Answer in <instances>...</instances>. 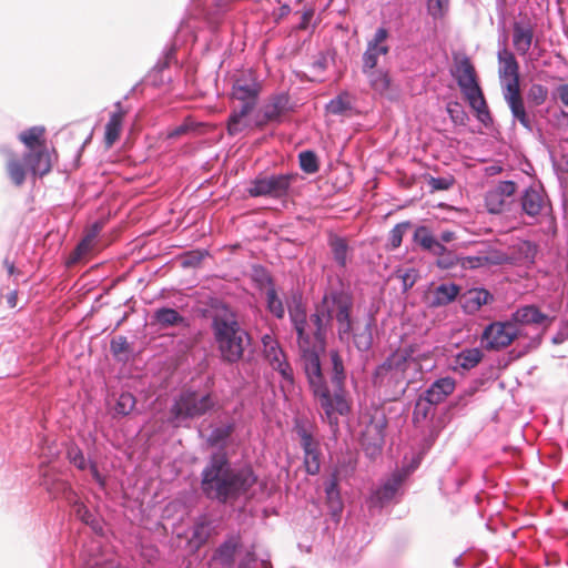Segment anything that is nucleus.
Here are the masks:
<instances>
[{
    "label": "nucleus",
    "mask_w": 568,
    "mask_h": 568,
    "mask_svg": "<svg viewBox=\"0 0 568 568\" xmlns=\"http://www.w3.org/2000/svg\"><path fill=\"white\" fill-rule=\"evenodd\" d=\"M410 227L409 222L396 224L389 232V243L393 248L400 246L405 232Z\"/></svg>",
    "instance_id": "de8ad7c7"
},
{
    "label": "nucleus",
    "mask_w": 568,
    "mask_h": 568,
    "mask_svg": "<svg viewBox=\"0 0 568 568\" xmlns=\"http://www.w3.org/2000/svg\"><path fill=\"white\" fill-rule=\"evenodd\" d=\"M396 277L402 281L403 290L407 291L414 286L418 278V272L410 267L396 271Z\"/></svg>",
    "instance_id": "49530a36"
},
{
    "label": "nucleus",
    "mask_w": 568,
    "mask_h": 568,
    "mask_svg": "<svg viewBox=\"0 0 568 568\" xmlns=\"http://www.w3.org/2000/svg\"><path fill=\"white\" fill-rule=\"evenodd\" d=\"M253 110L247 106H241L240 109H234L227 120L226 130L227 133L232 136L241 133L243 130L248 128L250 123L247 121V115Z\"/></svg>",
    "instance_id": "7c9ffc66"
},
{
    "label": "nucleus",
    "mask_w": 568,
    "mask_h": 568,
    "mask_svg": "<svg viewBox=\"0 0 568 568\" xmlns=\"http://www.w3.org/2000/svg\"><path fill=\"white\" fill-rule=\"evenodd\" d=\"M297 174L258 175L251 181L247 193L252 197L268 196L281 199L288 194Z\"/></svg>",
    "instance_id": "1a4fd4ad"
},
{
    "label": "nucleus",
    "mask_w": 568,
    "mask_h": 568,
    "mask_svg": "<svg viewBox=\"0 0 568 568\" xmlns=\"http://www.w3.org/2000/svg\"><path fill=\"white\" fill-rule=\"evenodd\" d=\"M308 322H295L298 347L302 353V361L305 374L312 392L317 399L321 409L329 425H337L338 416L349 412V405L345 397L344 382L345 371L343 359L337 351L329 352L332 364L331 386H328L322 374L321 361L314 351L315 344H321L320 333L306 332Z\"/></svg>",
    "instance_id": "f257e3e1"
},
{
    "label": "nucleus",
    "mask_w": 568,
    "mask_h": 568,
    "mask_svg": "<svg viewBox=\"0 0 568 568\" xmlns=\"http://www.w3.org/2000/svg\"><path fill=\"white\" fill-rule=\"evenodd\" d=\"M73 510L75 516L84 524L89 525L93 523V515L83 503L75 501L73 504Z\"/></svg>",
    "instance_id": "4d7b16f0"
},
{
    "label": "nucleus",
    "mask_w": 568,
    "mask_h": 568,
    "mask_svg": "<svg viewBox=\"0 0 568 568\" xmlns=\"http://www.w3.org/2000/svg\"><path fill=\"white\" fill-rule=\"evenodd\" d=\"M503 98L508 105L513 119L517 121L523 128L531 131L532 129V116L526 109V103L518 87H503Z\"/></svg>",
    "instance_id": "f3484780"
},
{
    "label": "nucleus",
    "mask_w": 568,
    "mask_h": 568,
    "mask_svg": "<svg viewBox=\"0 0 568 568\" xmlns=\"http://www.w3.org/2000/svg\"><path fill=\"white\" fill-rule=\"evenodd\" d=\"M111 352L114 356L120 357L130 352V345L125 337L118 336L111 341Z\"/></svg>",
    "instance_id": "6e6d98bb"
},
{
    "label": "nucleus",
    "mask_w": 568,
    "mask_h": 568,
    "mask_svg": "<svg viewBox=\"0 0 568 568\" xmlns=\"http://www.w3.org/2000/svg\"><path fill=\"white\" fill-rule=\"evenodd\" d=\"M362 72L367 78L371 89L379 95L388 99H394L397 95L398 90L387 70L372 69Z\"/></svg>",
    "instance_id": "5701e85b"
},
{
    "label": "nucleus",
    "mask_w": 568,
    "mask_h": 568,
    "mask_svg": "<svg viewBox=\"0 0 568 568\" xmlns=\"http://www.w3.org/2000/svg\"><path fill=\"white\" fill-rule=\"evenodd\" d=\"M6 171L16 186H21L26 182L28 172H31L24 161V155L20 159L12 152H8Z\"/></svg>",
    "instance_id": "bb28decb"
},
{
    "label": "nucleus",
    "mask_w": 568,
    "mask_h": 568,
    "mask_svg": "<svg viewBox=\"0 0 568 568\" xmlns=\"http://www.w3.org/2000/svg\"><path fill=\"white\" fill-rule=\"evenodd\" d=\"M114 106L115 110L110 114L104 130V144L106 148H111L119 140L126 115V111L123 109L121 102H116Z\"/></svg>",
    "instance_id": "393cba45"
},
{
    "label": "nucleus",
    "mask_w": 568,
    "mask_h": 568,
    "mask_svg": "<svg viewBox=\"0 0 568 568\" xmlns=\"http://www.w3.org/2000/svg\"><path fill=\"white\" fill-rule=\"evenodd\" d=\"M101 227L99 224H94L83 237L84 240H89L90 243L94 244V241L100 232Z\"/></svg>",
    "instance_id": "69168bd1"
},
{
    "label": "nucleus",
    "mask_w": 568,
    "mask_h": 568,
    "mask_svg": "<svg viewBox=\"0 0 568 568\" xmlns=\"http://www.w3.org/2000/svg\"><path fill=\"white\" fill-rule=\"evenodd\" d=\"M135 403V397L131 393H122L116 400L114 409L116 414L125 416L133 410Z\"/></svg>",
    "instance_id": "37998d69"
},
{
    "label": "nucleus",
    "mask_w": 568,
    "mask_h": 568,
    "mask_svg": "<svg viewBox=\"0 0 568 568\" xmlns=\"http://www.w3.org/2000/svg\"><path fill=\"white\" fill-rule=\"evenodd\" d=\"M352 298L346 293L325 295L317 308L316 320H349Z\"/></svg>",
    "instance_id": "4468645a"
},
{
    "label": "nucleus",
    "mask_w": 568,
    "mask_h": 568,
    "mask_svg": "<svg viewBox=\"0 0 568 568\" xmlns=\"http://www.w3.org/2000/svg\"><path fill=\"white\" fill-rule=\"evenodd\" d=\"M93 552L85 561L87 568H122L118 559L112 554H102L99 547L91 549Z\"/></svg>",
    "instance_id": "2f4dec72"
},
{
    "label": "nucleus",
    "mask_w": 568,
    "mask_h": 568,
    "mask_svg": "<svg viewBox=\"0 0 568 568\" xmlns=\"http://www.w3.org/2000/svg\"><path fill=\"white\" fill-rule=\"evenodd\" d=\"M552 99L568 109V83L558 84L552 91Z\"/></svg>",
    "instance_id": "bf43d9fd"
},
{
    "label": "nucleus",
    "mask_w": 568,
    "mask_h": 568,
    "mask_svg": "<svg viewBox=\"0 0 568 568\" xmlns=\"http://www.w3.org/2000/svg\"><path fill=\"white\" fill-rule=\"evenodd\" d=\"M314 16V11L313 10H306L303 12L302 14V19H301V22L298 24V29L301 30H305L307 29L312 18Z\"/></svg>",
    "instance_id": "0e129e2a"
},
{
    "label": "nucleus",
    "mask_w": 568,
    "mask_h": 568,
    "mask_svg": "<svg viewBox=\"0 0 568 568\" xmlns=\"http://www.w3.org/2000/svg\"><path fill=\"white\" fill-rule=\"evenodd\" d=\"M216 342L223 358L239 361L250 343L248 334L239 326V322H214Z\"/></svg>",
    "instance_id": "423d86ee"
},
{
    "label": "nucleus",
    "mask_w": 568,
    "mask_h": 568,
    "mask_svg": "<svg viewBox=\"0 0 568 568\" xmlns=\"http://www.w3.org/2000/svg\"><path fill=\"white\" fill-rule=\"evenodd\" d=\"M517 336L516 322H490L481 334L480 345L486 351H500L509 346Z\"/></svg>",
    "instance_id": "9d476101"
},
{
    "label": "nucleus",
    "mask_w": 568,
    "mask_h": 568,
    "mask_svg": "<svg viewBox=\"0 0 568 568\" xmlns=\"http://www.w3.org/2000/svg\"><path fill=\"white\" fill-rule=\"evenodd\" d=\"M386 427L387 417L382 410L363 417L361 443L368 456L375 457L382 453Z\"/></svg>",
    "instance_id": "6e6552de"
},
{
    "label": "nucleus",
    "mask_w": 568,
    "mask_h": 568,
    "mask_svg": "<svg viewBox=\"0 0 568 568\" xmlns=\"http://www.w3.org/2000/svg\"><path fill=\"white\" fill-rule=\"evenodd\" d=\"M484 354L480 348H466L456 356V364L463 369H471L476 367L483 359Z\"/></svg>",
    "instance_id": "c9c22d12"
},
{
    "label": "nucleus",
    "mask_w": 568,
    "mask_h": 568,
    "mask_svg": "<svg viewBox=\"0 0 568 568\" xmlns=\"http://www.w3.org/2000/svg\"><path fill=\"white\" fill-rule=\"evenodd\" d=\"M537 24L527 16H520L511 24V43L519 57H527L535 44L538 45L539 39L536 37Z\"/></svg>",
    "instance_id": "9b49d317"
},
{
    "label": "nucleus",
    "mask_w": 568,
    "mask_h": 568,
    "mask_svg": "<svg viewBox=\"0 0 568 568\" xmlns=\"http://www.w3.org/2000/svg\"><path fill=\"white\" fill-rule=\"evenodd\" d=\"M497 60L501 88L520 85L519 63L515 53L508 48H504L498 51Z\"/></svg>",
    "instance_id": "6ab92c4d"
},
{
    "label": "nucleus",
    "mask_w": 568,
    "mask_h": 568,
    "mask_svg": "<svg viewBox=\"0 0 568 568\" xmlns=\"http://www.w3.org/2000/svg\"><path fill=\"white\" fill-rule=\"evenodd\" d=\"M493 298L491 294L485 288L469 290L462 296L463 307L466 313H474Z\"/></svg>",
    "instance_id": "c85d7f7f"
},
{
    "label": "nucleus",
    "mask_w": 568,
    "mask_h": 568,
    "mask_svg": "<svg viewBox=\"0 0 568 568\" xmlns=\"http://www.w3.org/2000/svg\"><path fill=\"white\" fill-rule=\"evenodd\" d=\"M459 286L454 283H443L433 292V305H446L459 294Z\"/></svg>",
    "instance_id": "473e14b6"
},
{
    "label": "nucleus",
    "mask_w": 568,
    "mask_h": 568,
    "mask_svg": "<svg viewBox=\"0 0 568 568\" xmlns=\"http://www.w3.org/2000/svg\"><path fill=\"white\" fill-rule=\"evenodd\" d=\"M288 110V97L277 94L272 97L262 109V114L255 120V128L262 129L271 122H278Z\"/></svg>",
    "instance_id": "412c9836"
},
{
    "label": "nucleus",
    "mask_w": 568,
    "mask_h": 568,
    "mask_svg": "<svg viewBox=\"0 0 568 568\" xmlns=\"http://www.w3.org/2000/svg\"><path fill=\"white\" fill-rule=\"evenodd\" d=\"M449 0H428V10L433 17L440 16Z\"/></svg>",
    "instance_id": "680f3d73"
},
{
    "label": "nucleus",
    "mask_w": 568,
    "mask_h": 568,
    "mask_svg": "<svg viewBox=\"0 0 568 568\" xmlns=\"http://www.w3.org/2000/svg\"><path fill=\"white\" fill-rule=\"evenodd\" d=\"M326 493V501L332 510V514L334 516H337L341 514L343 509V504L338 490V479L337 476L334 474L329 481L327 483L325 487Z\"/></svg>",
    "instance_id": "72a5a7b5"
},
{
    "label": "nucleus",
    "mask_w": 568,
    "mask_h": 568,
    "mask_svg": "<svg viewBox=\"0 0 568 568\" xmlns=\"http://www.w3.org/2000/svg\"><path fill=\"white\" fill-rule=\"evenodd\" d=\"M455 389V381L450 377H445L436 381L433 385L425 392V398L429 403H442L448 395H450Z\"/></svg>",
    "instance_id": "cd10ccee"
},
{
    "label": "nucleus",
    "mask_w": 568,
    "mask_h": 568,
    "mask_svg": "<svg viewBox=\"0 0 568 568\" xmlns=\"http://www.w3.org/2000/svg\"><path fill=\"white\" fill-rule=\"evenodd\" d=\"M434 405H437L436 403H429L426 398H425V393L419 397V399L417 400L416 405H415V409H414V418L417 419L419 417L422 418H426L432 406Z\"/></svg>",
    "instance_id": "5fc2aeb1"
},
{
    "label": "nucleus",
    "mask_w": 568,
    "mask_h": 568,
    "mask_svg": "<svg viewBox=\"0 0 568 568\" xmlns=\"http://www.w3.org/2000/svg\"><path fill=\"white\" fill-rule=\"evenodd\" d=\"M551 125L558 131L561 139H568V112L558 110L551 115Z\"/></svg>",
    "instance_id": "58836bf2"
},
{
    "label": "nucleus",
    "mask_w": 568,
    "mask_h": 568,
    "mask_svg": "<svg viewBox=\"0 0 568 568\" xmlns=\"http://www.w3.org/2000/svg\"><path fill=\"white\" fill-rule=\"evenodd\" d=\"M520 204L523 212L530 217L541 215L549 207L548 197L539 186L526 189L520 196Z\"/></svg>",
    "instance_id": "aec40b11"
},
{
    "label": "nucleus",
    "mask_w": 568,
    "mask_h": 568,
    "mask_svg": "<svg viewBox=\"0 0 568 568\" xmlns=\"http://www.w3.org/2000/svg\"><path fill=\"white\" fill-rule=\"evenodd\" d=\"M200 261H201V256L197 253H191L183 261V265L184 266L194 265L195 263H199Z\"/></svg>",
    "instance_id": "338daca9"
},
{
    "label": "nucleus",
    "mask_w": 568,
    "mask_h": 568,
    "mask_svg": "<svg viewBox=\"0 0 568 568\" xmlns=\"http://www.w3.org/2000/svg\"><path fill=\"white\" fill-rule=\"evenodd\" d=\"M300 168L307 174H314L320 170L318 158L313 151H303L298 154Z\"/></svg>",
    "instance_id": "4c0bfd02"
},
{
    "label": "nucleus",
    "mask_w": 568,
    "mask_h": 568,
    "mask_svg": "<svg viewBox=\"0 0 568 568\" xmlns=\"http://www.w3.org/2000/svg\"><path fill=\"white\" fill-rule=\"evenodd\" d=\"M256 480L250 467L232 469L226 454L219 452L203 469L201 487L206 497L226 504L247 493Z\"/></svg>",
    "instance_id": "7ed1b4c3"
},
{
    "label": "nucleus",
    "mask_w": 568,
    "mask_h": 568,
    "mask_svg": "<svg viewBox=\"0 0 568 568\" xmlns=\"http://www.w3.org/2000/svg\"><path fill=\"white\" fill-rule=\"evenodd\" d=\"M328 245L331 247V252L333 254L334 261L341 267H346L348 262V255L351 253V248L346 239L338 236L336 234H331L328 237Z\"/></svg>",
    "instance_id": "c756f323"
},
{
    "label": "nucleus",
    "mask_w": 568,
    "mask_h": 568,
    "mask_svg": "<svg viewBox=\"0 0 568 568\" xmlns=\"http://www.w3.org/2000/svg\"><path fill=\"white\" fill-rule=\"evenodd\" d=\"M261 92V83L252 70H246L237 77L232 87V98L242 102L241 106L254 110Z\"/></svg>",
    "instance_id": "ddd939ff"
},
{
    "label": "nucleus",
    "mask_w": 568,
    "mask_h": 568,
    "mask_svg": "<svg viewBox=\"0 0 568 568\" xmlns=\"http://www.w3.org/2000/svg\"><path fill=\"white\" fill-rule=\"evenodd\" d=\"M233 430H234V426L232 424L216 427L210 434V436L207 438V443L211 446H219V445L225 443V440L232 435Z\"/></svg>",
    "instance_id": "ea45409f"
},
{
    "label": "nucleus",
    "mask_w": 568,
    "mask_h": 568,
    "mask_svg": "<svg viewBox=\"0 0 568 568\" xmlns=\"http://www.w3.org/2000/svg\"><path fill=\"white\" fill-rule=\"evenodd\" d=\"M415 240L423 248L428 251H430L437 242L429 230L425 226H420L415 231Z\"/></svg>",
    "instance_id": "c03bdc74"
},
{
    "label": "nucleus",
    "mask_w": 568,
    "mask_h": 568,
    "mask_svg": "<svg viewBox=\"0 0 568 568\" xmlns=\"http://www.w3.org/2000/svg\"><path fill=\"white\" fill-rule=\"evenodd\" d=\"M399 484H400L399 479H394V480L387 481L386 484L383 485V487H381L377 490V498L381 501L390 500L395 496V494L399 487Z\"/></svg>",
    "instance_id": "8fccbe9b"
},
{
    "label": "nucleus",
    "mask_w": 568,
    "mask_h": 568,
    "mask_svg": "<svg viewBox=\"0 0 568 568\" xmlns=\"http://www.w3.org/2000/svg\"><path fill=\"white\" fill-rule=\"evenodd\" d=\"M565 329L567 331V334L564 332H559L556 336H554L552 342L555 344H561L566 338H568V322H566Z\"/></svg>",
    "instance_id": "774afa93"
},
{
    "label": "nucleus",
    "mask_w": 568,
    "mask_h": 568,
    "mask_svg": "<svg viewBox=\"0 0 568 568\" xmlns=\"http://www.w3.org/2000/svg\"><path fill=\"white\" fill-rule=\"evenodd\" d=\"M301 446L304 450V467L307 474L316 475L321 469L318 443L304 428L298 429Z\"/></svg>",
    "instance_id": "b1692460"
},
{
    "label": "nucleus",
    "mask_w": 568,
    "mask_h": 568,
    "mask_svg": "<svg viewBox=\"0 0 568 568\" xmlns=\"http://www.w3.org/2000/svg\"><path fill=\"white\" fill-rule=\"evenodd\" d=\"M338 332L342 339H352L359 351H367L372 346V322H339Z\"/></svg>",
    "instance_id": "dca6fc26"
},
{
    "label": "nucleus",
    "mask_w": 568,
    "mask_h": 568,
    "mask_svg": "<svg viewBox=\"0 0 568 568\" xmlns=\"http://www.w3.org/2000/svg\"><path fill=\"white\" fill-rule=\"evenodd\" d=\"M486 263H488V257H483V256H468V257H465V258L463 260L462 265H463L464 267L475 268V267L483 266V265H485Z\"/></svg>",
    "instance_id": "e2e57ef3"
},
{
    "label": "nucleus",
    "mask_w": 568,
    "mask_h": 568,
    "mask_svg": "<svg viewBox=\"0 0 568 568\" xmlns=\"http://www.w3.org/2000/svg\"><path fill=\"white\" fill-rule=\"evenodd\" d=\"M68 459L80 470H84L87 468V460L84 458L83 453L78 447H70L67 453Z\"/></svg>",
    "instance_id": "603ef678"
},
{
    "label": "nucleus",
    "mask_w": 568,
    "mask_h": 568,
    "mask_svg": "<svg viewBox=\"0 0 568 568\" xmlns=\"http://www.w3.org/2000/svg\"><path fill=\"white\" fill-rule=\"evenodd\" d=\"M447 112L455 123L464 124L467 118L463 106L458 102H449L447 104Z\"/></svg>",
    "instance_id": "864d4df0"
},
{
    "label": "nucleus",
    "mask_w": 568,
    "mask_h": 568,
    "mask_svg": "<svg viewBox=\"0 0 568 568\" xmlns=\"http://www.w3.org/2000/svg\"><path fill=\"white\" fill-rule=\"evenodd\" d=\"M454 182L455 180L452 175L442 178H427V184L430 187L432 192L449 190L453 186Z\"/></svg>",
    "instance_id": "09e8293b"
},
{
    "label": "nucleus",
    "mask_w": 568,
    "mask_h": 568,
    "mask_svg": "<svg viewBox=\"0 0 568 568\" xmlns=\"http://www.w3.org/2000/svg\"><path fill=\"white\" fill-rule=\"evenodd\" d=\"M217 402L211 394L183 392L171 407L172 416L178 419L199 418L214 409Z\"/></svg>",
    "instance_id": "0eeeda50"
},
{
    "label": "nucleus",
    "mask_w": 568,
    "mask_h": 568,
    "mask_svg": "<svg viewBox=\"0 0 568 568\" xmlns=\"http://www.w3.org/2000/svg\"><path fill=\"white\" fill-rule=\"evenodd\" d=\"M194 316L203 320H229L234 316L226 303L219 298L207 297L205 301H199L194 308Z\"/></svg>",
    "instance_id": "4be33fe9"
},
{
    "label": "nucleus",
    "mask_w": 568,
    "mask_h": 568,
    "mask_svg": "<svg viewBox=\"0 0 568 568\" xmlns=\"http://www.w3.org/2000/svg\"><path fill=\"white\" fill-rule=\"evenodd\" d=\"M548 99V89L539 83H534L528 90V100L535 105L539 106L544 104Z\"/></svg>",
    "instance_id": "a19ab883"
},
{
    "label": "nucleus",
    "mask_w": 568,
    "mask_h": 568,
    "mask_svg": "<svg viewBox=\"0 0 568 568\" xmlns=\"http://www.w3.org/2000/svg\"><path fill=\"white\" fill-rule=\"evenodd\" d=\"M389 32L385 28H378L373 38L368 40L366 50L362 57V71L377 69L381 59L387 57L389 53V45L387 39Z\"/></svg>",
    "instance_id": "2eb2a0df"
},
{
    "label": "nucleus",
    "mask_w": 568,
    "mask_h": 568,
    "mask_svg": "<svg viewBox=\"0 0 568 568\" xmlns=\"http://www.w3.org/2000/svg\"><path fill=\"white\" fill-rule=\"evenodd\" d=\"M266 302L270 312L277 318H282L284 315V306L282 301L278 298L276 291L270 287L266 291Z\"/></svg>",
    "instance_id": "79ce46f5"
},
{
    "label": "nucleus",
    "mask_w": 568,
    "mask_h": 568,
    "mask_svg": "<svg viewBox=\"0 0 568 568\" xmlns=\"http://www.w3.org/2000/svg\"><path fill=\"white\" fill-rule=\"evenodd\" d=\"M212 530L211 521L207 517H200L193 526L191 541L200 548L210 539Z\"/></svg>",
    "instance_id": "f704fd0d"
},
{
    "label": "nucleus",
    "mask_w": 568,
    "mask_h": 568,
    "mask_svg": "<svg viewBox=\"0 0 568 568\" xmlns=\"http://www.w3.org/2000/svg\"><path fill=\"white\" fill-rule=\"evenodd\" d=\"M452 75L456 80L464 98L468 101L471 109L476 111L477 119L485 125L493 123L488 105L484 93L478 83L476 69L465 53H456L453 57Z\"/></svg>",
    "instance_id": "20e7f679"
},
{
    "label": "nucleus",
    "mask_w": 568,
    "mask_h": 568,
    "mask_svg": "<svg viewBox=\"0 0 568 568\" xmlns=\"http://www.w3.org/2000/svg\"><path fill=\"white\" fill-rule=\"evenodd\" d=\"M242 546L240 534L229 535L214 552V559L223 566H232L235 561L236 551Z\"/></svg>",
    "instance_id": "a878e982"
},
{
    "label": "nucleus",
    "mask_w": 568,
    "mask_h": 568,
    "mask_svg": "<svg viewBox=\"0 0 568 568\" xmlns=\"http://www.w3.org/2000/svg\"><path fill=\"white\" fill-rule=\"evenodd\" d=\"M154 320H183L182 316L173 308H159L154 314Z\"/></svg>",
    "instance_id": "052dcab7"
},
{
    "label": "nucleus",
    "mask_w": 568,
    "mask_h": 568,
    "mask_svg": "<svg viewBox=\"0 0 568 568\" xmlns=\"http://www.w3.org/2000/svg\"><path fill=\"white\" fill-rule=\"evenodd\" d=\"M43 135L44 129L40 126L30 128L19 135L20 141L28 149V152L24 153V161L34 176H43L52 169V158Z\"/></svg>",
    "instance_id": "39448f33"
},
{
    "label": "nucleus",
    "mask_w": 568,
    "mask_h": 568,
    "mask_svg": "<svg viewBox=\"0 0 568 568\" xmlns=\"http://www.w3.org/2000/svg\"><path fill=\"white\" fill-rule=\"evenodd\" d=\"M352 109V99L344 92L331 100L326 105V111L333 115H344Z\"/></svg>",
    "instance_id": "e433bc0d"
},
{
    "label": "nucleus",
    "mask_w": 568,
    "mask_h": 568,
    "mask_svg": "<svg viewBox=\"0 0 568 568\" xmlns=\"http://www.w3.org/2000/svg\"><path fill=\"white\" fill-rule=\"evenodd\" d=\"M516 191L517 184L514 181L498 182L486 193L485 203L487 210L494 214L504 212L510 204Z\"/></svg>",
    "instance_id": "a211bd4d"
},
{
    "label": "nucleus",
    "mask_w": 568,
    "mask_h": 568,
    "mask_svg": "<svg viewBox=\"0 0 568 568\" xmlns=\"http://www.w3.org/2000/svg\"><path fill=\"white\" fill-rule=\"evenodd\" d=\"M262 343L263 354L268 365L280 374L286 385L292 386L294 384V371L277 341L265 334L262 337Z\"/></svg>",
    "instance_id": "f8f14e48"
},
{
    "label": "nucleus",
    "mask_w": 568,
    "mask_h": 568,
    "mask_svg": "<svg viewBox=\"0 0 568 568\" xmlns=\"http://www.w3.org/2000/svg\"><path fill=\"white\" fill-rule=\"evenodd\" d=\"M457 263H458L457 256L450 251H447L446 253H444L436 261L437 266L443 270L452 268Z\"/></svg>",
    "instance_id": "13d9d810"
},
{
    "label": "nucleus",
    "mask_w": 568,
    "mask_h": 568,
    "mask_svg": "<svg viewBox=\"0 0 568 568\" xmlns=\"http://www.w3.org/2000/svg\"><path fill=\"white\" fill-rule=\"evenodd\" d=\"M426 358L415 345L398 348L376 367L373 383L388 399L395 400L405 394L410 384L422 378V361Z\"/></svg>",
    "instance_id": "f03ea898"
},
{
    "label": "nucleus",
    "mask_w": 568,
    "mask_h": 568,
    "mask_svg": "<svg viewBox=\"0 0 568 568\" xmlns=\"http://www.w3.org/2000/svg\"><path fill=\"white\" fill-rule=\"evenodd\" d=\"M93 244L89 242V240L82 239V241L77 245L74 251L71 253L69 263H77L82 260L88 253L92 250Z\"/></svg>",
    "instance_id": "3c124183"
},
{
    "label": "nucleus",
    "mask_w": 568,
    "mask_h": 568,
    "mask_svg": "<svg viewBox=\"0 0 568 568\" xmlns=\"http://www.w3.org/2000/svg\"><path fill=\"white\" fill-rule=\"evenodd\" d=\"M511 320H548L534 305H527L516 311Z\"/></svg>",
    "instance_id": "a18cd8bd"
}]
</instances>
